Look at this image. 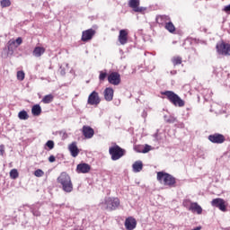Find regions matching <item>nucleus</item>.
<instances>
[{
  "label": "nucleus",
  "mask_w": 230,
  "mask_h": 230,
  "mask_svg": "<svg viewBox=\"0 0 230 230\" xmlns=\"http://www.w3.org/2000/svg\"><path fill=\"white\" fill-rule=\"evenodd\" d=\"M141 150H137V152H141L142 154H148L152 150V146L145 145L140 146Z\"/></svg>",
  "instance_id": "a878e982"
},
{
  "label": "nucleus",
  "mask_w": 230,
  "mask_h": 230,
  "mask_svg": "<svg viewBox=\"0 0 230 230\" xmlns=\"http://www.w3.org/2000/svg\"><path fill=\"white\" fill-rule=\"evenodd\" d=\"M0 155H4V145L0 146Z\"/></svg>",
  "instance_id": "58836bf2"
},
{
  "label": "nucleus",
  "mask_w": 230,
  "mask_h": 230,
  "mask_svg": "<svg viewBox=\"0 0 230 230\" xmlns=\"http://www.w3.org/2000/svg\"><path fill=\"white\" fill-rule=\"evenodd\" d=\"M68 150L72 155V157H78V154H80V149L76 146V142H73L68 146Z\"/></svg>",
  "instance_id": "a211bd4d"
},
{
  "label": "nucleus",
  "mask_w": 230,
  "mask_h": 230,
  "mask_svg": "<svg viewBox=\"0 0 230 230\" xmlns=\"http://www.w3.org/2000/svg\"><path fill=\"white\" fill-rule=\"evenodd\" d=\"M10 177H11V179H17V177H19V172H17V169L11 170Z\"/></svg>",
  "instance_id": "473e14b6"
},
{
  "label": "nucleus",
  "mask_w": 230,
  "mask_h": 230,
  "mask_svg": "<svg viewBox=\"0 0 230 230\" xmlns=\"http://www.w3.org/2000/svg\"><path fill=\"white\" fill-rule=\"evenodd\" d=\"M76 170L77 173H89L91 172V165L88 164H79Z\"/></svg>",
  "instance_id": "6ab92c4d"
},
{
  "label": "nucleus",
  "mask_w": 230,
  "mask_h": 230,
  "mask_svg": "<svg viewBox=\"0 0 230 230\" xmlns=\"http://www.w3.org/2000/svg\"><path fill=\"white\" fill-rule=\"evenodd\" d=\"M132 168L135 173H138V172H141V170H143V162L141 161L135 162L132 165Z\"/></svg>",
  "instance_id": "5701e85b"
},
{
  "label": "nucleus",
  "mask_w": 230,
  "mask_h": 230,
  "mask_svg": "<svg viewBox=\"0 0 230 230\" xmlns=\"http://www.w3.org/2000/svg\"><path fill=\"white\" fill-rule=\"evenodd\" d=\"M100 206L102 209L114 211V209L119 207V199L118 198H105L102 200Z\"/></svg>",
  "instance_id": "20e7f679"
},
{
  "label": "nucleus",
  "mask_w": 230,
  "mask_h": 230,
  "mask_svg": "<svg viewBox=\"0 0 230 230\" xmlns=\"http://www.w3.org/2000/svg\"><path fill=\"white\" fill-rule=\"evenodd\" d=\"M136 226H137V222L136 221V218L129 217L126 218L125 220V227L128 230H134L136 229Z\"/></svg>",
  "instance_id": "2eb2a0df"
},
{
  "label": "nucleus",
  "mask_w": 230,
  "mask_h": 230,
  "mask_svg": "<svg viewBox=\"0 0 230 230\" xmlns=\"http://www.w3.org/2000/svg\"><path fill=\"white\" fill-rule=\"evenodd\" d=\"M119 42L125 46L127 42H128V32H127V30H120L119 34Z\"/></svg>",
  "instance_id": "dca6fc26"
},
{
  "label": "nucleus",
  "mask_w": 230,
  "mask_h": 230,
  "mask_svg": "<svg viewBox=\"0 0 230 230\" xmlns=\"http://www.w3.org/2000/svg\"><path fill=\"white\" fill-rule=\"evenodd\" d=\"M154 137H155V138L157 137V133H155V134L154 135Z\"/></svg>",
  "instance_id": "c03bdc74"
},
{
  "label": "nucleus",
  "mask_w": 230,
  "mask_h": 230,
  "mask_svg": "<svg viewBox=\"0 0 230 230\" xmlns=\"http://www.w3.org/2000/svg\"><path fill=\"white\" fill-rule=\"evenodd\" d=\"M18 118H19V119L26 120V119H28V118H30V115H28V112L23 110L18 113Z\"/></svg>",
  "instance_id": "cd10ccee"
},
{
  "label": "nucleus",
  "mask_w": 230,
  "mask_h": 230,
  "mask_svg": "<svg viewBox=\"0 0 230 230\" xmlns=\"http://www.w3.org/2000/svg\"><path fill=\"white\" fill-rule=\"evenodd\" d=\"M43 53H46V49H44V47H36L32 51L33 57H36L37 58L42 57Z\"/></svg>",
  "instance_id": "4be33fe9"
},
{
  "label": "nucleus",
  "mask_w": 230,
  "mask_h": 230,
  "mask_svg": "<svg viewBox=\"0 0 230 230\" xmlns=\"http://www.w3.org/2000/svg\"><path fill=\"white\" fill-rule=\"evenodd\" d=\"M31 211L34 217H40V211H39V205L32 206Z\"/></svg>",
  "instance_id": "c85d7f7f"
},
{
  "label": "nucleus",
  "mask_w": 230,
  "mask_h": 230,
  "mask_svg": "<svg viewBox=\"0 0 230 230\" xmlns=\"http://www.w3.org/2000/svg\"><path fill=\"white\" fill-rule=\"evenodd\" d=\"M46 146H48V148H49V150H53V148H55V142H53V140H49L46 143Z\"/></svg>",
  "instance_id": "c9c22d12"
},
{
  "label": "nucleus",
  "mask_w": 230,
  "mask_h": 230,
  "mask_svg": "<svg viewBox=\"0 0 230 230\" xmlns=\"http://www.w3.org/2000/svg\"><path fill=\"white\" fill-rule=\"evenodd\" d=\"M55 97L53 96V94H48V95H45L42 99V102L43 103H51V102H53V99Z\"/></svg>",
  "instance_id": "c756f323"
},
{
  "label": "nucleus",
  "mask_w": 230,
  "mask_h": 230,
  "mask_svg": "<svg viewBox=\"0 0 230 230\" xmlns=\"http://www.w3.org/2000/svg\"><path fill=\"white\" fill-rule=\"evenodd\" d=\"M41 112H42V108H40V105L35 104L34 106H32V109H31L32 116H40Z\"/></svg>",
  "instance_id": "b1692460"
},
{
  "label": "nucleus",
  "mask_w": 230,
  "mask_h": 230,
  "mask_svg": "<svg viewBox=\"0 0 230 230\" xmlns=\"http://www.w3.org/2000/svg\"><path fill=\"white\" fill-rule=\"evenodd\" d=\"M157 181H160V184L164 186H169V188H173L175 186V177L172 176V174L164 172H157Z\"/></svg>",
  "instance_id": "7ed1b4c3"
},
{
  "label": "nucleus",
  "mask_w": 230,
  "mask_h": 230,
  "mask_svg": "<svg viewBox=\"0 0 230 230\" xmlns=\"http://www.w3.org/2000/svg\"><path fill=\"white\" fill-rule=\"evenodd\" d=\"M107 78V72L101 71L99 75L100 82H103Z\"/></svg>",
  "instance_id": "f704fd0d"
},
{
  "label": "nucleus",
  "mask_w": 230,
  "mask_h": 230,
  "mask_svg": "<svg viewBox=\"0 0 230 230\" xmlns=\"http://www.w3.org/2000/svg\"><path fill=\"white\" fill-rule=\"evenodd\" d=\"M108 82L111 85H119L121 84V75L118 72H111L108 75Z\"/></svg>",
  "instance_id": "1a4fd4ad"
},
{
  "label": "nucleus",
  "mask_w": 230,
  "mask_h": 230,
  "mask_svg": "<svg viewBox=\"0 0 230 230\" xmlns=\"http://www.w3.org/2000/svg\"><path fill=\"white\" fill-rule=\"evenodd\" d=\"M172 62L173 66H180V64H182V58L173 57L172 58Z\"/></svg>",
  "instance_id": "7c9ffc66"
},
{
  "label": "nucleus",
  "mask_w": 230,
  "mask_h": 230,
  "mask_svg": "<svg viewBox=\"0 0 230 230\" xmlns=\"http://www.w3.org/2000/svg\"><path fill=\"white\" fill-rule=\"evenodd\" d=\"M164 27L169 33H174L175 32V25H173V22H172V20L168 22V23L164 24Z\"/></svg>",
  "instance_id": "393cba45"
},
{
  "label": "nucleus",
  "mask_w": 230,
  "mask_h": 230,
  "mask_svg": "<svg viewBox=\"0 0 230 230\" xmlns=\"http://www.w3.org/2000/svg\"><path fill=\"white\" fill-rule=\"evenodd\" d=\"M216 112H219L220 113V111H216Z\"/></svg>",
  "instance_id": "a18cd8bd"
},
{
  "label": "nucleus",
  "mask_w": 230,
  "mask_h": 230,
  "mask_svg": "<svg viewBox=\"0 0 230 230\" xmlns=\"http://www.w3.org/2000/svg\"><path fill=\"white\" fill-rule=\"evenodd\" d=\"M189 211H191V213H197V215H202V207H200L197 202H192L189 208Z\"/></svg>",
  "instance_id": "412c9836"
},
{
  "label": "nucleus",
  "mask_w": 230,
  "mask_h": 230,
  "mask_svg": "<svg viewBox=\"0 0 230 230\" xmlns=\"http://www.w3.org/2000/svg\"><path fill=\"white\" fill-rule=\"evenodd\" d=\"M22 44V38L19 37L16 40H10L7 43V49L2 51V58H8V55H13V51Z\"/></svg>",
  "instance_id": "f257e3e1"
},
{
  "label": "nucleus",
  "mask_w": 230,
  "mask_h": 230,
  "mask_svg": "<svg viewBox=\"0 0 230 230\" xmlns=\"http://www.w3.org/2000/svg\"><path fill=\"white\" fill-rule=\"evenodd\" d=\"M34 175H35V177H43V175H44V171H42L41 169H37V170L34 172Z\"/></svg>",
  "instance_id": "e433bc0d"
},
{
  "label": "nucleus",
  "mask_w": 230,
  "mask_h": 230,
  "mask_svg": "<svg viewBox=\"0 0 230 230\" xmlns=\"http://www.w3.org/2000/svg\"><path fill=\"white\" fill-rule=\"evenodd\" d=\"M164 119L166 123H177V118H175L172 115H170V116L165 115V116H164Z\"/></svg>",
  "instance_id": "bb28decb"
},
{
  "label": "nucleus",
  "mask_w": 230,
  "mask_h": 230,
  "mask_svg": "<svg viewBox=\"0 0 230 230\" xmlns=\"http://www.w3.org/2000/svg\"><path fill=\"white\" fill-rule=\"evenodd\" d=\"M95 34H96V31H94L93 29H88L86 31H84L82 32L81 40L83 42H88V40H91Z\"/></svg>",
  "instance_id": "ddd939ff"
},
{
  "label": "nucleus",
  "mask_w": 230,
  "mask_h": 230,
  "mask_svg": "<svg viewBox=\"0 0 230 230\" xmlns=\"http://www.w3.org/2000/svg\"><path fill=\"white\" fill-rule=\"evenodd\" d=\"M110 155L111 156L112 161H118L125 155V149L121 148L119 146L115 145L109 148Z\"/></svg>",
  "instance_id": "423d86ee"
},
{
  "label": "nucleus",
  "mask_w": 230,
  "mask_h": 230,
  "mask_svg": "<svg viewBox=\"0 0 230 230\" xmlns=\"http://www.w3.org/2000/svg\"><path fill=\"white\" fill-rule=\"evenodd\" d=\"M164 96H166L167 100L174 105V107H184L185 102L181 99L177 93L172 91H165L163 93Z\"/></svg>",
  "instance_id": "39448f33"
},
{
  "label": "nucleus",
  "mask_w": 230,
  "mask_h": 230,
  "mask_svg": "<svg viewBox=\"0 0 230 230\" xmlns=\"http://www.w3.org/2000/svg\"><path fill=\"white\" fill-rule=\"evenodd\" d=\"M128 4L133 12L136 13H142L145 14V12H146L147 8L141 6V0H128Z\"/></svg>",
  "instance_id": "0eeeda50"
},
{
  "label": "nucleus",
  "mask_w": 230,
  "mask_h": 230,
  "mask_svg": "<svg viewBox=\"0 0 230 230\" xmlns=\"http://www.w3.org/2000/svg\"><path fill=\"white\" fill-rule=\"evenodd\" d=\"M171 75H177V70H172V71H171Z\"/></svg>",
  "instance_id": "79ce46f5"
},
{
  "label": "nucleus",
  "mask_w": 230,
  "mask_h": 230,
  "mask_svg": "<svg viewBox=\"0 0 230 230\" xmlns=\"http://www.w3.org/2000/svg\"><path fill=\"white\" fill-rule=\"evenodd\" d=\"M12 2L10 0H1L0 1V6L2 8H8V6H11Z\"/></svg>",
  "instance_id": "2f4dec72"
},
{
  "label": "nucleus",
  "mask_w": 230,
  "mask_h": 230,
  "mask_svg": "<svg viewBox=\"0 0 230 230\" xmlns=\"http://www.w3.org/2000/svg\"><path fill=\"white\" fill-rule=\"evenodd\" d=\"M58 184H61L63 191L66 193H71L73 191V182H71V177L66 172H62L58 178Z\"/></svg>",
  "instance_id": "f03ea898"
},
{
  "label": "nucleus",
  "mask_w": 230,
  "mask_h": 230,
  "mask_svg": "<svg viewBox=\"0 0 230 230\" xmlns=\"http://www.w3.org/2000/svg\"><path fill=\"white\" fill-rule=\"evenodd\" d=\"M24 77H25L24 71L17 72V80H20V82H22V80H24Z\"/></svg>",
  "instance_id": "72a5a7b5"
},
{
  "label": "nucleus",
  "mask_w": 230,
  "mask_h": 230,
  "mask_svg": "<svg viewBox=\"0 0 230 230\" xmlns=\"http://www.w3.org/2000/svg\"><path fill=\"white\" fill-rule=\"evenodd\" d=\"M142 118H146V111H144L142 112Z\"/></svg>",
  "instance_id": "37998d69"
},
{
  "label": "nucleus",
  "mask_w": 230,
  "mask_h": 230,
  "mask_svg": "<svg viewBox=\"0 0 230 230\" xmlns=\"http://www.w3.org/2000/svg\"><path fill=\"white\" fill-rule=\"evenodd\" d=\"M114 98V89L108 87L104 90V100L106 102H112Z\"/></svg>",
  "instance_id": "aec40b11"
},
{
  "label": "nucleus",
  "mask_w": 230,
  "mask_h": 230,
  "mask_svg": "<svg viewBox=\"0 0 230 230\" xmlns=\"http://www.w3.org/2000/svg\"><path fill=\"white\" fill-rule=\"evenodd\" d=\"M224 12H226V13H230V4L225 6Z\"/></svg>",
  "instance_id": "ea45409f"
},
{
  "label": "nucleus",
  "mask_w": 230,
  "mask_h": 230,
  "mask_svg": "<svg viewBox=\"0 0 230 230\" xmlns=\"http://www.w3.org/2000/svg\"><path fill=\"white\" fill-rule=\"evenodd\" d=\"M193 204V202H191L190 200L189 199H185L183 201V206L184 208H186L189 211H190V207Z\"/></svg>",
  "instance_id": "4c0bfd02"
},
{
  "label": "nucleus",
  "mask_w": 230,
  "mask_h": 230,
  "mask_svg": "<svg viewBox=\"0 0 230 230\" xmlns=\"http://www.w3.org/2000/svg\"><path fill=\"white\" fill-rule=\"evenodd\" d=\"M218 55H223L224 57L230 56V44L226 42H219L216 46Z\"/></svg>",
  "instance_id": "6e6552de"
},
{
  "label": "nucleus",
  "mask_w": 230,
  "mask_h": 230,
  "mask_svg": "<svg viewBox=\"0 0 230 230\" xmlns=\"http://www.w3.org/2000/svg\"><path fill=\"white\" fill-rule=\"evenodd\" d=\"M49 163H55V156L54 155H50L49 157Z\"/></svg>",
  "instance_id": "a19ab883"
},
{
  "label": "nucleus",
  "mask_w": 230,
  "mask_h": 230,
  "mask_svg": "<svg viewBox=\"0 0 230 230\" xmlns=\"http://www.w3.org/2000/svg\"><path fill=\"white\" fill-rule=\"evenodd\" d=\"M208 140L216 145H222V143L226 141V137H224L222 134L215 133L208 136Z\"/></svg>",
  "instance_id": "9b49d317"
},
{
  "label": "nucleus",
  "mask_w": 230,
  "mask_h": 230,
  "mask_svg": "<svg viewBox=\"0 0 230 230\" xmlns=\"http://www.w3.org/2000/svg\"><path fill=\"white\" fill-rule=\"evenodd\" d=\"M83 136L86 137V139H91L93 136H94V129L89 126L83 127Z\"/></svg>",
  "instance_id": "f3484780"
},
{
  "label": "nucleus",
  "mask_w": 230,
  "mask_h": 230,
  "mask_svg": "<svg viewBox=\"0 0 230 230\" xmlns=\"http://www.w3.org/2000/svg\"><path fill=\"white\" fill-rule=\"evenodd\" d=\"M100 102H102V100L100 99V95L96 91L92 92L88 96V105H100Z\"/></svg>",
  "instance_id": "9d476101"
},
{
  "label": "nucleus",
  "mask_w": 230,
  "mask_h": 230,
  "mask_svg": "<svg viewBox=\"0 0 230 230\" xmlns=\"http://www.w3.org/2000/svg\"><path fill=\"white\" fill-rule=\"evenodd\" d=\"M211 205L214 208H218V209H220V211H224V212L227 211V208L226 207V200H224L220 198L214 199L211 201Z\"/></svg>",
  "instance_id": "f8f14e48"
},
{
  "label": "nucleus",
  "mask_w": 230,
  "mask_h": 230,
  "mask_svg": "<svg viewBox=\"0 0 230 230\" xmlns=\"http://www.w3.org/2000/svg\"><path fill=\"white\" fill-rule=\"evenodd\" d=\"M169 21H172V18L166 14H158L155 17V22L157 24H159V26H164L168 24Z\"/></svg>",
  "instance_id": "4468645a"
}]
</instances>
